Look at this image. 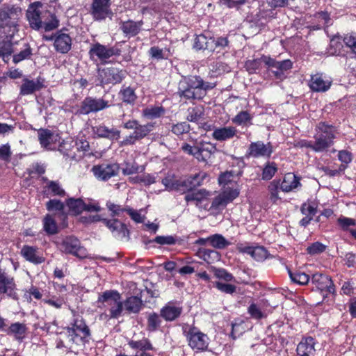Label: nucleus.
I'll return each instance as SVG.
<instances>
[{"instance_id":"obj_4","label":"nucleus","mask_w":356,"mask_h":356,"mask_svg":"<svg viewBox=\"0 0 356 356\" xmlns=\"http://www.w3.org/2000/svg\"><path fill=\"white\" fill-rule=\"evenodd\" d=\"M154 127L155 122L141 124L137 120H129L123 124V127L126 129H134V131L120 142V146L135 145L137 141L147 137L153 131Z\"/></svg>"},{"instance_id":"obj_25","label":"nucleus","mask_w":356,"mask_h":356,"mask_svg":"<svg viewBox=\"0 0 356 356\" xmlns=\"http://www.w3.org/2000/svg\"><path fill=\"white\" fill-rule=\"evenodd\" d=\"M217 151L216 145L204 140L197 141L196 159L200 161H207Z\"/></svg>"},{"instance_id":"obj_38","label":"nucleus","mask_w":356,"mask_h":356,"mask_svg":"<svg viewBox=\"0 0 356 356\" xmlns=\"http://www.w3.org/2000/svg\"><path fill=\"white\" fill-rule=\"evenodd\" d=\"M18 45L20 46L19 51L15 54L13 56V61L15 64L30 58L32 55V49L26 40H22L18 43Z\"/></svg>"},{"instance_id":"obj_22","label":"nucleus","mask_w":356,"mask_h":356,"mask_svg":"<svg viewBox=\"0 0 356 356\" xmlns=\"http://www.w3.org/2000/svg\"><path fill=\"white\" fill-rule=\"evenodd\" d=\"M92 134L99 138L118 140L120 138V131L115 127L109 128L104 123H99L91 127Z\"/></svg>"},{"instance_id":"obj_14","label":"nucleus","mask_w":356,"mask_h":356,"mask_svg":"<svg viewBox=\"0 0 356 356\" xmlns=\"http://www.w3.org/2000/svg\"><path fill=\"white\" fill-rule=\"evenodd\" d=\"M127 71L115 67L104 68L100 73V83L103 85H117L121 83L126 78Z\"/></svg>"},{"instance_id":"obj_21","label":"nucleus","mask_w":356,"mask_h":356,"mask_svg":"<svg viewBox=\"0 0 356 356\" xmlns=\"http://www.w3.org/2000/svg\"><path fill=\"white\" fill-rule=\"evenodd\" d=\"M332 84L330 78H326L322 73H316L311 76L308 86L312 92H325L331 88Z\"/></svg>"},{"instance_id":"obj_57","label":"nucleus","mask_w":356,"mask_h":356,"mask_svg":"<svg viewBox=\"0 0 356 356\" xmlns=\"http://www.w3.org/2000/svg\"><path fill=\"white\" fill-rule=\"evenodd\" d=\"M75 147L78 151L83 152V156L90 157L93 156V153L90 152V144L89 142L85 138L84 136H82L80 138H78L74 143Z\"/></svg>"},{"instance_id":"obj_47","label":"nucleus","mask_w":356,"mask_h":356,"mask_svg":"<svg viewBox=\"0 0 356 356\" xmlns=\"http://www.w3.org/2000/svg\"><path fill=\"white\" fill-rule=\"evenodd\" d=\"M252 116L248 111H241L232 119L233 124L238 126H249L252 124Z\"/></svg>"},{"instance_id":"obj_53","label":"nucleus","mask_w":356,"mask_h":356,"mask_svg":"<svg viewBox=\"0 0 356 356\" xmlns=\"http://www.w3.org/2000/svg\"><path fill=\"white\" fill-rule=\"evenodd\" d=\"M209 244L214 248L222 250L229 246L231 243L222 235L215 234L209 236Z\"/></svg>"},{"instance_id":"obj_62","label":"nucleus","mask_w":356,"mask_h":356,"mask_svg":"<svg viewBox=\"0 0 356 356\" xmlns=\"http://www.w3.org/2000/svg\"><path fill=\"white\" fill-rule=\"evenodd\" d=\"M248 313L250 318L255 320H260L264 317V314L260 307L254 302H252L248 307Z\"/></svg>"},{"instance_id":"obj_29","label":"nucleus","mask_w":356,"mask_h":356,"mask_svg":"<svg viewBox=\"0 0 356 356\" xmlns=\"http://www.w3.org/2000/svg\"><path fill=\"white\" fill-rule=\"evenodd\" d=\"M143 25V20L135 22L132 19H129L125 22H122L120 28L124 36L130 38L135 37L140 32Z\"/></svg>"},{"instance_id":"obj_33","label":"nucleus","mask_w":356,"mask_h":356,"mask_svg":"<svg viewBox=\"0 0 356 356\" xmlns=\"http://www.w3.org/2000/svg\"><path fill=\"white\" fill-rule=\"evenodd\" d=\"M236 134V127L232 126L216 128L212 133V137L218 141H225L233 138Z\"/></svg>"},{"instance_id":"obj_13","label":"nucleus","mask_w":356,"mask_h":356,"mask_svg":"<svg viewBox=\"0 0 356 356\" xmlns=\"http://www.w3.org/2000/svg\"><path fill=\"white\" fill-rule=\"evenodd\" d=\"M17 290L14 277L0 267V295H6L8 298L18 300Z\"/></svg>"},{"instance_id":"obj_58","label":"nucleus","mask_w":356,"mask_h":356,"mask_svg":"<svg viewBox=\"0 0 356 356\" xmlns=\"http://www.w3.org/2000/svg\"><path fill=\"white\" fill-rule=\"evenodd\" d=\"M170 130L172 134L180 137L185 134L189 133L191 125L187 122H180L173 124Z\"/></svg>"},{"instance_id":"obj_11","label":"nucleus","mask_w":356,"mask_h":356,"mask_svg":"<svg viewBox=\"0 0 356 356\" xmlns=\"http://www.w3.org/2000/svg\"><path fill=\"white\" fill-rule=\"evenodd\" d=\"M66 29H62L50 35L46 33V40L51 41L55 50L60 54L68 53L72 44L70 35L65 32Z\"/></svg>"},{"instance_id":"obj_19","label":"nucleus","mask_w":356,"mask_h":356,"mask_svg":"<svg viewBox=\"0 0 356 356\" xmlns=\"http://www.w3.org/2000/svg\"><path fill=\"white\" fill-rule=\"evenodd\" d=\"M205 177L206 173L200 172L191 175L185 179H180L178 192L184 194L194 191L202 185Z\"/></svg>"},{"instance_id":"obj_55","label":"nucleus","mask_w":356,"mask_h":356,"mask_svg":"<svg viewBox=\"0 0 356 356\" xmlns=\"http://www.w3.org/2000/svg\"><path fill=\"white\" fill-rule=\"evenodd\" d=\"M129 181L132 184H143L144 186H148L156 182V177L152 174H143L129 177Z\"/></svg>"},{"instance_id":"obj_60","label":"nucleus","mask_w":356,"mask_h":356,"mask_svg":"<svg viewBox=\"0 0 356 356\" xmlns=\"http://www.w3.org/2000/svg\"><path fill=\"white\" fill-rule=\"evenodd\" d=\"M209 40H210L204 35H198L194 40L193 47L197 50L209 49L211 48L209 46Z\"/></svg>"},{"instance_id":"obj_51","label":"nucleus","mask_w":356,"mask_h":356,"mask_svg":"<svg viewBox=\"0 0 356 356\" xmlns=\"http://www.w3.org/2000/svg\"><path fill=\"white\" fill-rule=\"evenodd\" d=\"M204 115V108L202 105H198L194 107L188 108L187 120L192 122H197Z\"/></svg>"},{"instance_id":"obj_6","label":"nucleus","mask_w":356,"mask_h":356,"mask_svg":"<svg viewBox=\"0 0 356 356\" xmlns=\"http://www.w3.org/2000/svg\"><path fill=\"white\" fill-rule=\"evenodd\" d=\"M311 282L315 287L323 293V300L326 301L328 294L332 296V300L337 296L336 286L332 277L327 274L316 273L311 277Z\"/></svg>"},{"instance_id":"obj_9","label":"nucleus","mask_w":356,"mask_h":356,"mask_svg":"<svg viewBox=\"0 0 356 356\" xmlns=\"http://www.w3.org/2000/svg\"><path fill=\"white\" fill-rule=\"evenodd\" d=\"M261 59L268 69L271 71L275 78L281 81L287 77L286 73L289 72L293 67V63L289 59L278 61L266 55H262Z\"/></svg>"},{"instance_id":"obj_5","label":"nucleus","mask_w":356,"mask_h":356,"mask_svg":"<svg viewBox=\"0 0 356 356\" xmlns=\"http://www.w3.org/2000/svg\"><path fill=\"white\" fill-rule=\"evenodd\" d=\"M98 303L104 307L108 306L111 318H118L123 312V302L121 301L120 293L115 290H106L100 294L97 299Z\"/></svg>"},{"instance_id":"obj_24","label":"nucleus","mask_w":356,"mask_h":356,"mask_svg":"<svg viewBox=\"0 0 356 356\" xmlns=\"http://www.w3.org/2000/svg\"><path fill=\"white\" fill-rule=\"evenodd\" d=\"M317 343V340L311 336L302 337L296 348V356H315Z\"/></svg>"},{"instance_id":"obj_2","label":"nucleus","mask_w":356,"mask_h":356,"mask_svg":"<svg viewBox=\"0 0 356 356\" xmlns=\"http://www.w3.org/2000/svg\"><path fill=\"white\" fill-rule=\"evenodd\" d=\"M22 9L15 6H3L0 8V35L13 38L18 32L19 19Z\"/></svg>"},{"instance_id":"obj_7","label":"nucleus","mask_w":356,"mask_h":356,"mask_svg":"<svg viewBox=\"0 0 356 356\" xmlns=\"http://www.w3.org/2000/svg\"><path fill=\"white\" fill-rule=\"evenodd\" d=\"M70 339L76 344H86L89 342L90 330L82 318H76L72 323V327H67Z\"/></svg>"},{"instance_id":"obj_32","label":"nucleus","mask_w":356,"mask_h":356,"mask_svg":"<svg viewBox=\"0 0 356 356\" xmlns=\"http://www.w3.org/2000/svg\"><path fill=\"white\" fill-rule=\"evenodd\" d=\"M301 177L294 173L289 172L285 174L283 180H281L282 191L289 193L301 186Z\"/></svg>"},{"instance_id":"obj_59","label":"nucleus","mask_w":356,"mask_h":356,"mask_svg":"<svg viewBox=\"0 0 356 356\" xmlns=\"http://www.w3.org/2000/svg\"><path fill=\"white\" fill-rule=\"evenodd\" d=\"M165 51H168L169 53L170 49H165V51H163L162 49L159 48L157 46H153L149 49L148 54L149 56H151L152 58L159 60L163 59H167L168 58L169 54H166Z\"/></svg>"},{"instance_id":"obj_40","label":"nucleus","mask_w":356,"mask_h":356,"mask_svg":"<svg viewBox=\"0 0 356 356\" xmlns=\"http://www.w3.org/2000/svg\"><path fill=\"white\" fill-rule=\"evenodd\" d=\"M42 88V84L37 81L24 79V83L20 87V95H28L33 94L35 91L40 90Z\"/></svg>"},{"instance_id":"obj_36","label":"nucleus","mask_w":356,"mask_h":356,"mask_svg":"<svg viewBox=\"0 0 356 356\" xmlns=\"http://www.w3.org/2000/svg\"><path fill=\"white\" fill-rule=\"evenodd\" d=\"M124 306L129 314H138L143 309V302L140 297L131 296L123 302Z\"/></svg>"},{"instance_id":"obj_20","label":"nucleus","mask_w":356,"mask_h":356,"mask_svg":"<svg viewBox=\"0 0 356 356\" xmlns=\"http://www.w3.org/2000/svg\"><path fill=\"white\" fill-rule=\"evenodd\" d=\"M42 6V4L41 2L36 1L31 3L26 10V17L29 23L30 27L32 29L39 30L40 28H42V13L40 10Z\"/></svg>"},{"instance_id":"obj_18","label":"nucleus","mask_w":356,"mask_h":356,"mask_svg":"<svg viewBox=\"0 0 356 356\" xmlns=\"http://www.w3.org/2000/svg\"><path fill=\"white\" fill-rule=\"evenodd\" d=\"M102 222L112 232L114 237L118 239H129L130 232L126 224L122 222L116 218L106 219L104 218Z\"/></svg>"},{"instance_id":"obj_16","label":"nucleus","mask_w":356,"mask_h":356,"mask_svg":"<svg viewBox=\"0 0 356 356\" xmlns=\"http://www.w3.org/2000/svg\"><path fill=\"white\" fill-rule=\"evenodd\" d=\"M111 0H92L89 13L95 21H103L112 15Z\"/></svg>"},{"instance_id":"obj_37","label":"nucleus","mask_w":356,"mask_h":356,"mask_svg":"<svg viewBox=\"0 0 356 356\" xmlns=\"http://www.w3.org/2000/svg\"><path fill=\"white\" fill-rule=\"evenodd\" d=\"M65 204L72 216H79L84 211L85 202L81 197H68L65 200Z\"/></svg>"},{"instance_id":"obj_39","label":"nucleus","mask_w":356,"mask_h":356,"mask_svg":"<svg viewBox=\"0 0 356 356\" xmlns=\"http://www.w3.org/2000/svg\"><path fill=\"white\" fill-rule=\"evenodd\" d=\"M26 332V325L19 322L11 323L6 330L7 334L13 335L16 339L20 341L25 338Z\"/></svg>"},{"instance_id":"obj_31","label":"nucleus","mask_w":356,"mask_h":356,"mask_svg":"<svg viewBox=\"0 0 356 356\" xmlns=\"http://www.w3.org/2000/svg\"><path fill=\"white\" fill-rule=\"evenodd\" d=\"M118 97L126 105L134 106L138 99L136 88L130 86L122 85L118 92Z\"/></svg>"},{"instance_id":"obj_10","label":"nucleus","mask_w":356,"mask_h":356,"mask_svg":"<svg viewBox=\"0 0 356 356\" xmlns=\"http://www.w3.org/2000/svg\"><path fill=\"white\" fill-rule=\"evenodd\" d=\"M188 346L196 353L207 350L209 346L208 336L196 327H191L185 334Z\"/></svg>"},{"instance_id":"obj_42","label":"nucleus","mask_w":356,"mask_h":356,"mask_svg":"<svg viewBox=\"0 0 356 356\" xmlns=\"http://www.w3.org/2000/svg\"><path fill=\"white\" fill-rule=\"evenodd\" d=\"M162 316L161 313L159 314L155 312L149 313L147 316V330L150 332H154L159 330L161 323Z\"/></svg>"},{"instance_id":"obj_44","label":"nucleus","mask_w":356,"mask_h":356,"mask_svg":"<svg viewBox=\"0 0 356 356\" xmlns=\"http://www.w3.org/2000/svg\"><path fill=\"white\" fill-rule=\"evenodd\" d=\"M288 273L291 280L298 285L305 286L311 281L309 275L304 272L300 270L292 271L288 269Z\"/></svg>"},{"instance_id":"obj_41","label":"nucleus","mask_w":356,"mask_h":356,"mask_svg":"<svg viewBox=\"0 0 356 356\" xmlns=\"http://www.w3.org/2000/svg\"><path fill=\"white\" fill-rule=\"evenodd\" d=\"M165 113V109L163 106H147L143 109L142 115L148 120H154L163 116Z\"/></svg>"},{"instance_id":"obj_30","label":"nucleus","mask_w":356,"mask_h":356,"mask_svg":"<svg viewBox=\"0 0 356 356\" xmlns=\"http://www.w3.org/2000/svg\"><path fill=\"white\" fill-rule=\"evenodd\" d=\"M21 255L28 261L34 264H39L44 261V258L39 253L38 248L24 245L21 249Z\"/></svg>"},{"instance_id":"obj_54","label":"nucleus","mask_w":356,"mask_h":356,"mask_svg":"<svg viewBox=\"0 0 356 356\" xmlns=\"http://www.w3.org/2000/svg\"><path fill=\"white\" fill-rule=\"evenodd\" d=\"M197 254L209 264L212 263L214 260H218L220 257L218 252L207 248H200Z\"/></svg>"},{"instance_id":"obj_43","label":"nucleus","mask_w":356,"mask_h":356,"mask_svg":"<svg viewBox=\"0 0 356 356\" xmlns=\"http://www.w3.org/2000/svg\"><path fill=\"white\" fill-rule=\"evenodd\" d=\"M75 141L72 138H67L60 142L58 147V149L64 155L68 158L75 159L76 154L72 151V149L75 147Z\"/></svg>"},{"instance_id":"obj_34","label":"nucleus","mask_w":356,"mask_h":356,"mask_svg":"<svg viewBox=\"0 0 356 356\" xmlns=\"http://www.w3.org/2000/svg\"><path fill=\"white\" fill-rule=\"evenodd\" d=\"M66 195V191L58 181L49 180L46 177V195L47 197H64Z\"/></svg>"},{"instance_id":"obj_48","label":"nucleus","mask_w":356,"mask_h":356,"mask_svg":"<svg viewBox=\"0 0 356 356\" xmlns=\"http://www.w3.org/2000/svg\"><path fill=\"white\" fill-rule=\"evenodd\" d=\"M282 191L281 179H275L268 185V191L270 195V200L275 203L280 197H279V191Z\"/></svg>"},{"instance_id":"obj_17","label":"nucleus","mask_w":356,"mask_h":356,"mask_svg":"<svg viewBox=\"0 0 356 356\" xmlns=\"http://www.w3.org/2000/svg\"><path fill=\"white\" fill-rule=\"evenodd\" d=\"M274 152V148L270 142L265 144L261 140L252 142L246 151L245 156L247 158H259L264 157L269 159Z\"/></svg>"},{"instance_id":"obj_8","label":"nucleus","mask_w":356,"mask_h":356,"mask_svg":"<svg viewBox=\"0 0 356 356\" xmlns=\"http://www.w3.org/2000/svg\"><path fill=\"white\" fill-rule=\"evenodd\" d=\"M111 105L108 100L102 97L87 96L81 102L76 113L83 115L97 113L108 108Z\"/></svg>"},{"instance_id":"obj_35","label":"nucleus","mask_w":356,"mask_h":356,"mask_svg":"<svg viewBox=\"0 0 356 356\" xmlns=\"http://www.w3.org/2000/svg\"><path fill=\"white\" fill-rule=\"evenodd\" d=\"M106 46L97 42L91 44L88 55L91 60L99 59L102 63H106Z\"/></svg>"},{"instance_id":"obj_56","label":"nucleus","mask_w":356,"mask_h":356,"mask_svg":"<svg viewBox=\"0 0 356 356\" xmlns=\"http://www.w3.org/2000/svg\"><path fill=\"white\" fill-rule=\"evenodd\" d=\"M245 332V324L244 321L236 319L232 323V331L230 337L235 340Z\"/></svg>"},{"instance_id":"obj_64","label":"nucleus","mask_w":356,"mask_h":356,"mask_svg":"<svg viewBox=\"0 0 356 356\" xmlns=\"http://www.w3.org/2000/svg\"><path fill=\"white\" fill-rule=\"evenodd\" d=\"M343 42L352 52L356 48V33L351 32L345 34L343 37Z\"/></svg>"},{"instance_id":"obj_28","label":"nucleus","mask_w":356,"mask_h":356,"mask_svg":"<svg viewBox=\"0 0 356 356\" xmlns=\"http://www.w3.org/2000/svg\"><path fill=\"white\" fill-rule=\"evenodd\" d=\"M128 346L133 350L140 352L138 356L151 355L149 351H154L155 348L151 340L147 337H143L140 340L131 339L128 341Z\"/></svg>"},{"instance_id":"obj_1","label":"nucleus","mask_w":356,"mask_h":356,"mask_svg":"<svg viewBox=\"0 0 356 356\" xmlns=\"http://www.w3.org/2000/svg\"><path fill=\"white\" fill-rule=\"evenodd\" d=\"M215 87L216 83L204 81L200 76L195 75L179 83L177 95L186 101H200L207 96L209 90Z\"/></svg>"},{"instance_id":"obj_45","label":"nucleus","mask_w":356,"mask_h":356,"mask_svg":"<svg viewBox=\"0 0 356 356\" xmlns=\"http://www.w3.org/2000/svg\"><path fill=\"white\" fill-rule=\"evenodd\" d=\"M60 136L58 133L52 132L46 129V150H55L60 142Z\"/></svg>"},{"instance_id":"obj_46","label":"nucleus","mask_w":356,"mask_h":356,"mask_svg":"<svg viewBox=\"0 0 356 356\" xmlns=\"http://www.w3.org/2000/svg\"><path fill=\"white\" fill-rule=\"evenodd\" d=\"M13 38H6L0 42V58H3V61H6V58H8L11 54L17 51L18 49H14L13 48Z\"/></svg>"},{"instance_id":"obj_49","label":"nucleus","mask_w":356,"mask_h":356,"mask_svg":"<svg viewBox=\"0 0 356 356\" xmlns=\"http://www.w3.org/2000/svg\"><path fill=\"white\" fill-rule=\"evenodd\" d=\"M278 170L277 165L274 161H267L262 169L261 179L264 181L270 180Z\"/></svg>"},{"instance_id":"obj_23","label":"nucleus","mask_w":356,"mask_h":356,"mask_svg":"<svg viewBox=\"0 0 356 356\" xmlns=\"http://www.w3.org/2000/svg\"><path fill=\"white\" fill-rule=\"evenodd\" d=\"M237 250L243 254L250 255L254 259L258 261H264L268 257V251L264 246L244 245L239 243L236 245Z\"/></svg>"},{"instance_id":"obj_3","label":"nucleus","mask_w":356,"mask_h":356,"mask_svg":"<svg viewBox=\"0 0 356 356\" xmlns=\"http://www.w3.org/2000/svg\"><path fill=\"white\" fill-rule=\"evenodd\" d=\"M316 146L321 152H326L334 144L337 138L338 129L333 124L327 121H320L315 126Z\"/></svg>"},{"instance_id":"obj_52","label":"nucleus","mask_w":356,"mask_h":356,"mask_svg":"<svg viewBox=\"0 0 356 356\" xmlns=\"http://www.w3.org/2000/svg\"><path fill=\"white\" fill-rule=\"evenodd\" d=\"M180 179H178L173 174H168L163 179L161 183L165 186V189L168 191H177L179 189Z\"/></svg>"},{"instance_id":"obj_27","label":"nucleus","mask_w":356,"mask_h":356,"mask_svg":"<svg viewBox=\"0 0 356 356\" xmlns=\"http://www.w3.org/2000/svg\"><path fill=\"white\" fill-rule=\"evenodd\" d=\"M300 210L301 213L305 215V217L300 220L299 225L307 227L317 213V205L314 202H309L308 200L301 204Z\"/></svg>"},{"instance_id":"obj_15","label":"nucleus","mask_w":356,"mask_h":356,"mask_svg":"<svg viewBox=\"0 0 356 356\" xmlns=\"http://www.w3.org/2000/svg\"><path fill=\"white\" fill-rule=\"evenodd\" d=\"M120 165L117 163H102L94 165L91 171L94 176L100 181H106L113 177L118 175Z\"/></svg>"},{"instance_id":"obj_50","label":"nucleus","mask_w":356,"mask_h":356,"mask_svg":"<svg viewBox=\"0 0 356 356\" xmlns=\"http://www.w3.org/2000/svg\"><path fill=\"white\" fill-rule=\"evenodd\" d=\"M208 194L205 189L194 190L193 191L186 193L184 197L185 201L188 203L189 202L195 201V205L199 206V202H201Z\"/></svg>"},{"instance_id":"obj_26","label":"nucleus","mask_w":356,"mask_h":356,"mask_svg":"<svg viewBox=\"0 0 356 356\" xmlns=\"http://www.w3.org/2000/svg\"><path fill=\"white\" fill-rule=\"evenodd\" d=\"M183 312L181 306L175 305L173 302H168L161 309V316L168 322H172L180 317Z\"/></svg>"},{"instance_id":"obj_61","label":"nucleus","mask_w":356,"mask_h":356,"mask_svg":"<svg viewBox=\"0 0 356 356\" xmlns=\"http://www.w3.org/2000/svg\"><path fill=\"white\" fill-rule=\"evenodd\" d=\"M64 208V203L59 200L51 199L46 202V209L49 212H63Z\"/></svg>"},{"instance_id":"obj_63","label":"nucleus","mask_w":356,"mask_h":356,"mask_svg":"<svg viewBox=\"0 0 356 356\" xmlns=\"http://www.w3.org/2000/svg\"><path fill=\"white\" fill-rule=\"evenodd\" d=\"M229 203L227 202L226 200L220 193L216 196L211 202L210 210L220 211L225 209Z\"/></svg>"},{"instance_id":"obj_12","label":"nucleus","mask_w":356,"mask_h":356,"mask_svg":"<svg viewBox=\"0 0 356 356\" xmlns=\"http://www.w3.org/2000/svg\"><path fill=\"white\" fill-rule=\"evenodd\" d=\"M61 249L65 253L72 254L80 259L89 257L87 249L82 246L79 239L74 236H67L63 240Z\"/></svg>"}]
</instances>
